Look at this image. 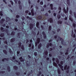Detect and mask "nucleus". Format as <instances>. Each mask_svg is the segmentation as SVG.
Masks as SVG:
<instances>
[{
    "label": "nucleus",
    "instance_id": "nucleus-1",
    "mask_svg": "<svg viewBox=\"0 0 76 76\" xmlns=\"http://www.w3.org/2000/svg\"><path fill=\"white\" fill-rule=\"evenodd\" d=\"M51 39L49 41V42H51L53 39H56L57 40V42H58V41H61V43L62 45H66V43H64V40H63L61 38H59V36H57V35H55L54 37L52 36Z\"/></svg>",
    "mask_w": 76,
    "mask_h": 76
},
{
    "label": "nucleus",
    "instance_id": "nucleus-2",
    "mask_svg": "<svg viewBox=\"0 0 76 76\" xmlns=\"http://www.w3.org/2000/svg\"><path fill=\"white\" fill-rule=\"evenodd\" d=\"M26 44H28V46L29 47H31V46H32V50H33L32 51H33L34 48V45H33V44L29 42V41L28 39H26Z\"/></svg>",
    "mask_w": 76,
    "mask_h": 76
},
{
    "label": "nucleus",
    "instance_id": "nucleus-3",
    "mask_svg": "<svg viewBox=\"0 0 76 76\" xmlns=\"http://www.w3.org/2000/svg\"><path fill=\"white\" fill-rule=\"evenodd\" d=\"M15 59L16 58L15 56H13L12 58H10V60H11L12 61H13L14 62H16L17 64H20V62L16 60Z\"/></svg>",
    "mask_w": 76,
    "mask_h": 76
},
{
    "label": "nucleus",
    "instance_id": "nucleus-4",
    "mask_svg": "<svg viewBox=\"0 0 76 76\" xmlns=\"http://www.w3.org/2000/svg\"><path fill=\"white\" fill-rule=\"evenodd\" d=\"M1 30L2 32H6L7 33V35H10V33H9V30L8 29H5L4 30L3 27H1Z\"/></svg>",
    "mask_w": 76,
    "mask_h": 76
},
{
    "label": "nucleus",
    "instance_id": "nucleus-5",
    "mask_svg": "<svg viewBox=\"0 0 76 76\" xmlns=\"http://www.w3.org/2000/svg\"><path fill=\"white\" fill-rule=\"evenodd\" d=\"M18 45L19 48H21L22 50H25V48L24 47V46L22 45L21 46V45H22V43L21 42H19L18 43Z\"/></svg>",
    "mask_w": 76,
    "mask_h": 76
},
{
    "label": "nucleus",
    "instance_id": "nucleus-6",
    "mask_svg": "<svg viewBox=\"0 0 76 76\" xmlns=\"http://www.w3.org/2000/svg\"><path fill=\"white\" fill-rule=\"evenodd\" d=\"M67 66L66 65L65 66H64V70H66V73H68L69 72V69L70 68V66H68L67 68Z\"/></svg>",
    "mask_w": 76,
    "mask_h": 76
},
{
    "label": "nucleus",
    "instance_id": "nucleus-7",
    "mask_svg": "<svg viewBox=\"0 0 76 76\" xmlns=\"http://www.w3.org/2000/svg\"><path fill=\"white\" fill-rule=\"evenodd\" d=\"M43 56L45 58H46L48 56V51L47 50H45L43 53Z\"/></svg>",
    "mask_w": 76,
    "mask_h": 76
},
{
    "label": "nucleus",
    "instance_id": "nucleus-8",
    "mask_svg": "<svg viewBox=\"0 0 76 76\" xmlns=\"http://www.w3.org/2000/svg\"><path fill=\"white\" fill-rule=\"evenodd\" d=\"M39 42H40V38H38L37 39L36 42L35 43L36 46H37V45H38V44H39Z\"/></svg>",
    "mask_w": 76,
    "mask_h": 76
},
{
    "label": "nucleus",
    "instance_id": "nucleus-9",
    "mask_svg": "<svg viewBox=\"0 0 76 76\" xmlns=\"http://www.w3.org/2000/svg\"><path fill=\"white\" fill-rule=\"evenodd\" d=\"M68 9H69V8H68V7H67L66 11V10L65 9V8H64V9H63L64 12V13H65V14H66V13H67L68 12Z\"/></svg>",
    "mask_w": 76,
    "mask_h": 76
},
{
    "label": "nucleus",
    "instance_id": "nucleus-10",
    "mask_svg": "<svg viewBox=\"0 0 76 76\" xmlns=\"http://www.w3.org/2000/svg\"><path fill=\"white\" fill-rule=\"evenodd\" d=\"M60 53L61 56L59 57V58H59V59H61V58H64V53L62 52H61Z\"/></svg>",
    "mask_w": 76,
    "mask_h": 76
},
{
    "label": "nucleus",
    "instance_id": "nucleus-11",
    "mask_svg": "<svg viewBox=\"0 0 76 76\" xmlns=\"http://www.w3.org/2000/svg\"><path fill=\"white\" fill-rule=\"evenodd\" d=\"M34 24H33L30 23V24L29 26V29L30 30H32V29H33V28H34Z\"/></svg>",
    "mask_w": 76,
    "mask_h": 76
},
{
    "label": "nucleus",
    "instance_id": "nucleus-12",
    "mask_svg": "<svg viewBox=\"0 0 76 76\" xmlns=\"http://www.w3.org/2000/svg\"><path fill=\"white\" fill-rule=\"evenodd\" d=\"M71 49H70L69 48H68L66 50V53H65V55H68L69 54V51H70Z\"/></svg>",
    "mask_w": 76,
    "mask_h": 76
},
{
    "label": "nucleus",
    "instance_id": "nucleus-13",
    "mask_svg": "<svg viewBox=\"0 0 76 76\" xmlns=\"http://www.w3.org/2000/svg\"><path fill=\"white\" fill-rule=\"evenodd\" d=\"M42 35H43L44 37L45 38V39H46L47 38V36L46 34H45V32H42Z\"/></svg>",
    "mask_w": 76,
    "mask_h": 76
},
{
    "label": "nucleus",
    "instance_id": "nucleus-14",
    "mask_svg": "<svg viewBox=\"0 0 76 76\" xmlns=\"http://www.w3.org/2000/svg\"><path fill=\"white\" fill-rule=\"evenodd\" d=\"M48 22H50V23H53V20L52 18H50L48 19Z\"/></svg>",
    "mask_w": 76,
    "mask_h": 76
},
{
    "label": "nucleus",
    "instance_id": "nucleus-15",
    "mask_svg": "<svg viewBox=\"0 0 76 76\" xmlns=\"http://www.w3.org/2000/svg\"><path fill=\"white\" fill-rule=\"evenodd\" d=\"M50 46H52V44H51V43H48L47 44L46 47L48 48Z\"/></svg>",
    "mask_w": 76,
    "mask_h": 76
},
{
    "label": "nucleus",
    "instance_id": "nucleus-16",
    "mask_svg": "<svg viewBox=\"0 0 76 76\" xmlns=\"http://www.w3.org/2000/svg\"><path fill=\"white\" fill-rule=\"evenodd\" d=\"M9 60V58H4L2 60V61H7Z\"/></svg>",
    "mask_w": 76,
    "mask_h": 76
},
{
    "label": "nucleus",
    "instance_id": "nucleus-17",
    "mask_svg": "<svg viewBox=\"0 0 76 76\" xmlns=\"http://www.w3.org/2000/svg\"><path fill=\"white\" fill-rule=\"evenodd\" d=\"M58 65L60 67V68L62 69V71H64V69H63V66L60 64H58Z\"/></svg>",
    "mask_w": 76,
    "mask_h": 76
},
{
    "label": "nucleus",
    "instance_id": "nucleus-18",
    "mask_svg": "<svg viewBox=\"0 0 76 76\" xmlns=\"http://www.w3.org/2000/svg\"><path fill=\"white\" fill-rule=\"evenodd\" d=\"M73 47L74 48L72 50V51L74 52V51H75V49L76 48V44H75L74 45H73Z\"/></svg>",
    "mask_w": 76,
    "mask_h": 76
},
{
    "label": "nucleus",
    "instance_id": "nucleus-19",
    "mask_svg": "<svg viewBox=\"0 0 76 76\" xmlns=\"http://www.w3.org/2000/svg\"><path fill=\"white\" fill-rule=\"evenodd\" d=\"M15 40H16V39L15 38H12L10 40L11 42H14L15 41Z\"/></svg>",
    "mask_w": 76,
    "mask_h": 76
},
{
    "label": "nucleus",
    "instance_id": "nucleus-20",
    "mask_svg": "<svg viewBox=\"0 0 76 76\" xmlns=\"http://www.w3.org/2000/svg\"><path fill=\"white\" fill-rule=\"evenodd\" d=\"M19 60H20V61L22 62L23 61H25V60L22 58V57H21L19 58Z\"/></svg>",
    "mask_w": 76,
    "mask_h": 76
},
{
    "label": "nucleus",
    "instance_id": "nucleus-21",
    "mask_svg": "<svg viewBox=\"0 0 76 76\" xmlns=\"http://www.w3.org/2000/svg\"><path fill=\"white\" fill-rule=\"evenodd\" d=\"M31 15L32 16H34V8H32L31 10Z\"/></svg>",
    "mask_w": 76,
    "mask_h": 76
},
{
    "label": "nucleus",
    "instance_id": "nucleus-22",
    "mask_svg": "<svg viewBox=\"0 0 76 76\" xmlns=\"http://www.w3.org/2000/svg\"><path fill=\"white\" fill-rule=\"evenodd\" d=\"M69 19L72 22H73V19L72 18V17L71 16L69 15Z\"/></svg>",
    "mask_w": 76,
    "mask_h": 76
},
{
    "label": "nucleus",
    "instance_id": "nucleus-23",
    "mask_svg": "<svg viewBox=\"0 0 76 76\" xmlns=\"http://www.w3.org/2000/svg\"><path fill=\"white\" fill-rule=\"evenodd\" d=\"M39 22H37L36 23V26L37 28H39Z\"/></svg>",
    "mask_w": 76,
    "mask_h": 76
},
{
    "label": "nucleus",
    "instance_id": "nucleus-24",
    "mask_svg": "<svg viewBox=\"0 0 76 76\" xmlns=\"http://www.w3.org/2000/svg\"><path fill=\"white\" fill-rule=\"evenodd\" d=\"M42 17L41 15H39L37 17V19H39V20H41L42 19Z\"/></svg>",
    "mask_w": 76,
    "mask_h": 76
},
{
    "label": "nucleus",
    "instance_id": "nucleus-25",
    "mask_svg": "<svg viewBox=\"0 0 76 76\" xmlns=\"http://www.w3.org/2000/svg\"><path fill=\"white\" fill-rule=\"evenodd\" d=\"M4 20H5V19L3 18L1 19V20L0 21V23H1V24H2V23H3V22H4Z\"/></svg>",
    "mask_w": 76,
    "mask_h": 76
},
{
    "label": "nucleus",
    "instance_id": "nucleus-26",
    "mask_svg": "<svg viewBox=\"0 0 76 76\" xmlns=\"http://www.w3.org/2000/svg\"><path fill=\"white\" fill-rule=\"evenodd\" d=\"M41 47H42V44H41V43H40L38 46V48L39 49H40Z\"/></svg>",
    "mask_w": 76,
    "mask_h": 76
},
{
    "label": "nucleus",
    "instance_id": "nucleus-27",
    "mask_svg": "<svg viewBox=\"0 0 76 76\" xmlns=\"http://www.w3.org/2000/svg\"><path fill=\"white\" fill-rule=\"evenodd\" d=\"M7 70L9 72H10V67L9 66H8L7 67Z\"/></svg>",
    "mask_w": 76,
    "mask_h": 76
},
{
    "label": "nucleus",
    "instance_id": "nucleus-28",
    "mask_svg": "<svg viewBox=\"0 0 76 76\" xmlns=\"http://www.w3.org/2000/svg\"><path fill=\"white\" fill-rule=\"evenodd\" d=\"M3 52L6 55H7V51H6V50H3Z\"/></svg>",
    "mask_w": 76,
    "mask_h": 76
},
{
    "label": "nucleus",
    "instance_id": "nucleus-29",
    "mask_svg": "<svg viewBox=\"0 0 76 76\" xmlns=\"http://www.w3.org/2000/svg\"><path fill=\"white\" fill-rule=\"evenodd\" d=\"M20 32H19L18 33V36H17V37L18 38H20Z\"/></svg>",
    "mask_w": 76,
    "mask_h": 76
},
{
    "label": "nucleus",
    "instance_id": "nucleus-30",
    "mask_svg": "<svg viewBox=\"0 0 76 76\" xmlns=\"http://www.w3.org/2000/svg\"><path fill=\"white\" fill-rule=\"evenodd\" d=\"M58 68V74H59V75H60L61 74V72H60V70L59 69H58V67H57Z\"/></svg>",
    "mask_w": 76,
    "mask_h": 76
},
{
    "label": "nucleus",
    "instance_id": "nucleus-31",
    "mask_svg": "<svg viewBox=\"0 0 76 76\" xmlns=\"http://www.w3.org/2000/svg\"><path fill=\"white\" fill-rule=\"evenodd\" d=\"M15 32L14 31H12V33L11 34V36H14L15 35Z\"/></svg>",
    "mask_w": 76,
    "mask_h": 76
},
{
    "label": "nucleus",
    "instance_id": "nucleus-32",
    "mask_svg": "<svg viewBox=\"0 0 76 76\" xmlns=\"http://www.w3.org/2000/svg\"><path fill=\"white\" fill-rule=\"evenodd\" d=\"M9 52L10 53V54H13V52L10 49H9Z\"/></svg>",
    "mask_w": 76,
    "mask_h": 76
},
{
    "label": "nucleus",
    "instance_id": "nucleus-33",
    "mask_svg": "<svg viewBox=\"0 0 76 76\" xmlns=\"http://www.w3.org/2000/svg\"><path fill=\"white\" fill-rule=\"evenodd\" d=\"M14 69L15 70H17L18 69V67L16 66H14Z\"/></svg>",
    "mask_w": 76,
    "mask_h": 76
},
{
    "label": "nucleus",
    "instance_id": "nucleus-34",
    "mask_svg": "<svg viewBox=\"0 0 76 76\" xmlns=\"http://www.w3.org/2000/svg\"><path fill=\"white\" fill-rule=\"evenodd\" d=\"M32 70H31V72H29L28 73V76H29V75H31V74H32Z\"/></svg>",
    "mask_w": 76,
    "mask_h": 76
},
{
    "label": "nucleus",
    "instance_id": "nucleus-35",
    "mask_svg": "<svg viewBox=\"0 0 76 76\" xmlns=\"http://www.w3.org/2000/svg\"><path fill=\"white\" fill-rule=\"evenodd\" d=\"M26 66H29V62L27 61V62H26Z\"/></svg>",
    "mask_w": 76,
    "mask_h": 76
},
{
    "label": "nucleus",
    "instance_id": "nucleus-36",
    "mask_svg": "<svg viewBox=\"0 0 76 76\" xmlns=\"http://www.w3.org/2000/svg\"><path fill=\"white\" fill-rule=\"evenodd\" d=\"M53 4H50V7L51 10H53Z\"/></svg>",
    "mask_w": 76,
    "mask_h": 76
},
{
    "label": "nucleus",
    "instance_id": "nucleus-37",
    "mask_svg": "<svg viewBox=\"0 0 76 76\" xmlns=\"http://www.w3.org/2000/svg\"><path fill=\"white\" fill-rule=\"evenodd\" d=\"M4 35V34L3 33H1L0 35V36L1 37H3Z\"/></svg>",
    "mask_w": 76,
    "mask_h": 76
},
{
    "label": "nucleus",
    "instance_id": "nucleus-38",
    "mask_svg": "<svg viewBox=\"0 0 76 76\" xmlns=\"http://www.w3.org/2000/svg\"><path fill=\"white\" fill-rule=\"evenodd\" d=\"M65 60H64L63 61H61V65H63V63H65Z\"/></svg>",
    "mask_w": 76,
    "mask_h": 76
},
{
    "label": "nucleus",
    "instance_id": "nucleus-39",
    "mask_svg": "<svg viewBox=\"0 0 76 76\" xmlns=\"http://www.w3.org/2000/svg\"><path fill=\"white\" fill-rule=\"evenodd\" d=\"M56 61L57 63H59V61H58V58H56Z\"/></svg>",
    "mask_w": 76,
    "mask_h": 76
},
{
    "label": "nucleus",
    "instance_id": "nucleus-40",
    "mask_svg": "<svg viewBox=\"0 0 76 76\" xmlns=\"http://www.w3.org/2000/svg\"><path fill=\"white\" fill-rule=\"evenodd\" d=\"M29 50V51L30 52H29V53H32V49H31V48H30L28 49Z\"/></svg>",
    "mask_w": 76,
    "mask_h": 76
},
{
    "label": "nucleus",
    "instance_id": "nucleus-41",
    "mask_svg": "<svg viewBox=\"0 0 76 76\" xmlns=\"http://www.w3.org/2000/svg\"><path fill=\"white\" fill-rule=\"evenodd\" d=\"M19 53H20V51L19 50H18V51L17 52V56H19Z\"/></svg>",
    "mask_w": 76,
    "mask_h": 76
},
{
    "label": "nucleus",
    "instance_id": "nucleus-42",
    "mask_svg": "<svg viewBox=\"0 0 76 76\" xmlns=\"http://www.w3.org/2000/svg\"><path fill=\"white\" fill-rule=\"evenodd\" d=\"M76 23H73V26L74 28H75L76 26Z\"/></svg>",
    "mask_w": 76,
    "mask_h": 76
},
{
    "label": "nucleus",
    "instance_id": "nucleus-43",
    "mask_svg": "<svg viewBox=\"0 0 76 76\" xmlns=\"http://www.w3.org/2000/svg\"><path fill=\"white\" fill-rule=\"evenodd\" d=\"M6 19L7 20H8V21H10V18H9V17L6 18Z\"/></svg>",
    "mask_w": 76,
    "mask_h": 76
},
{
    "label": "nucleus",
    "instance_id": "nucleus-44",
    "mask_svg": "<svg viewBox=\"0 0 76 76\" xmlns=\"http://www.w3.org/2000/svg\"><path fill=\"white\" fill-rule=\"evenodd\" d=\"M40 75H41V72L39 71V74H37V76H40Z\"/></svg>",
    "mask_w": 76,
    "mask_h": 76
},
{
    "label": "nucleus",
    "instance_id": "nucleus-45",
    "mask_svg": "<svg viewBox=\"0 0 76 76\" xmlns=\"http://www.w3.org/2000/svg\"><path fill=\"white\" fill-rule=\"evenodd\" d=\"M62 21H59L58 22V24H61Z\"/></svg>",
    "mask_w": 76,
    "mask_h": 76
},
{
    "label": "nucleus",
    "instance_id": "nucleus-46",
    "mask_svg": "<svg viewBox=\"0 0 76 76\" xmlns=\"http://www.w3.org/2000/svg\"><path fill=\"white\" fill-rule=\"evenodd\" d=\"M15 74L17 75V76H19V75H20V72H16L15 73Z\"/></svg>",
    "mask_w": 76,
    "mask_h": 76
},
{
    "label": "nucleus",
    "instance_id": "nucleus-47",
    "mask_svg": "<svg viewBox=\"0 0 76 76\" xmlns=\"http://www.w3.org/2000/svg\"><path fill=\"white\" fill-rule=\"evenodd\" d=\"M57 17L58 19H60V18L61 17V15L59 14L57 15Z\"/></svg>",
    "mask_w": 76,
    "mask_h": 76
},
{
    "label": "nucleus",
    "instance_id": "nucleus-48",
    "mask_svg": "<svg viewBox=\"0 0 76 76\" xmlns=\"http://www.w3.org/2000/svg\"><path fill=\"white\" fill-rule=\"evenodd\" d=\"M5 72V71H0V74H3V73H4Z\"/></svg>",
    "mask_w": 76,
    "mask_h": 76
},
{
    "label": "nucleus",
    "instance_id": "nucleus-49",
    "mask_svg": "<svg viewBox=\"0 0 76 76\" xmlns=\"http://www.w3.org/2000/svg\"><path fill=\"white\" fill-rule=\"evenodd\" d=\"M75 64H76V61H74L72 64L73 66H75Z\"/></svg>",
    "mask_w": 76,
    "mask_h": 76
},
{
    "label": "nucleus",
    "instance_id": "nucleus-50",
    "mask_svg": "<svg viewBox=\"0 0 76 76\" xmlns=\"http://www.w3.org/2000/svg\"><path fill=\"white\" fill-rule=\"evenodd\" d=\"M41 27L42 29V30H44V29H45V28H44V26H42V25H41Z\"/></svg>",
    "mask_w": 76,
    "mask_h": 76
},
{
    "label": "nucleus",
    "instance_id": "nucleus-51",
    "mask_svg": "<svg viewBox=\"0 0 76 76\" xmlns=\"http://www.w3.org/2000/svg\"><path fill=\"white\" fill-rule=\"evenodd\" d=\"M51 26H49V28H48V30L49 31H51Z\"/></svg>",
    "mask_w": 76,
    "mask_h": 76
},
{
    "label": "nucleus",
    "instance_id": "nucleus-52",
    "mask_svg": "<svg viewBox=\"0 0 76 76\" xmlns=\"http://www.w3.org/2000/svg\"><path fill=\"white\" fill-rule=\"evenodd\" d=\"M74 15L75 18L76 19V13L75 12H74Z\"/></svg>",
    "mask_w": 76,
    "mask_h": 76
},
{
    "label": "nucleus",
    "instance_id": "nucleus-53",
    "mask_svg": "<svg viewBox=\"0 0 76 76\" xmlns=\"http://www.w3.org/2000/svg\"><path fill=\"white\" fill-rule=\"evenodd\" d=\"M21 19H22L23 20L25 19V18L23 16H22L21 18Z\"/></svg>",
    "mask_w": 76,
    "mask_h": 76
},
{
    "label": "nucleus",
    "instance_id": "nucleus-54",
    "mask_svg": "<svg viewBox=\"0 0 76 76\" xmlns=\"http://www.w3.org/2000/svg\"><path fill=\"white\" fill-rule=\"evenodd\" d=\"M34 55L35 56H37V53L34 52Z\"/></svg>",
    "mask_w": 76,
    "mask_h": 76
},
{
    "label": "nucleus",
    "instance_id": "nucleus-55",
    "mask_svg": "<svg viewBox=\"0 0 76 76\" xmlns=\"http://www.w3.org/2000/svg\"><path fill=\"white\" fill-rule=\"evenodd\" d=\"M0 15L1 16H3V12L2 11L0 12Z\"/></svg>",
    "mask_w": 76,
    "mask_h": 76
},
{
    "label": "nucleus",
    "instance_id": "nucleus-56",
    "mask_svg": "<svg viewBox=\"0 0 76 76\" xmlns=\"http://www.w3.org/2000/svg\"><path fill=\"white\" fill-rule=\"evenodd\" d=\"M19 6L20 9V10H21L22 9V5H19Z\"/></svg>",
    "mask_w": 76,
    "mask_h": 76
},
{
    "label": "nucleus",
    "instance_id": "nucleus-57",
    "mask_svg": "<svg viewBox=\"0 0 76 76\" xmlns=\"http://www.w3.org/2000/svg\"><path fill=\"white\" fill-rule=\"evenodd\" d=\"M43 3H43V2H42V1H41L40 3V4L41 5H42V4H43Z\"/></svg>",
    "mask_w": 76,
    "mask_h": 76
},
{
    "label": "nucleus",
    "instance_id": "nucleus-58",
    "mask_svg": "<svg viewBox=\"0 0 76 76\" xmlns=\"http://www.w3.org/2000/svg\"><path fill=\"white\" fill-rule=\"evenodd\" d=\"M67 3L68 4H69V3L70 2V0H67Z\"/></svg>",
    "mask_w": 76,
    "mask_h": 76
},
{
    "label": "nucleus",
    "instance_id": "nucleus-59",
    "mask_svg": "<svg viewBox=\"0 0 76 76\" xmlns=\"http://www.w3.org/2000/svg\"><path fill=\"white\" fill-rule=\"evenodd\" d=\"M61 15L62 16H63V17H64V14L63 13H62Z\"/></svg>",
    "mask_w": 76,
    "mask_h": 76
},
{
    "label": "nucleus",
    "instance_id": "nucleus-60",
    "mask_svg": "<svg viewBox=\"0 0 76 76\" xmlns=\"http://www.w3.org/2000/svg\"><path fill=\"white\" fill-rule=\"evenodd\" d=\"M75 57V56H72L71 58V59H74V57Z\"/></svg>",
    "mask_w": 76,
    "mask_h": 76
},
{
    "label": "nucleus",
    "instance_id": "nucleus-61",
    "mask_svg": "<svg viewBox=\"0 0 76 76\" xmlns=\"http://www.w3.org/2000/svg\"><path fill=\"white\" fill-rule=\"evenodd\" d=\"M57 32H60V28H58L57 30Z\"/></svg>",
    "mask_w": 76,
    "mask_h": 76
},
{
    "label": "nucleus",
    "instance_id": "nucleus-62",
    "mask_svg": "<svg viewBox=\"0 0 76 76\" xmlns=\"http://www.w3.org/2000/svg\"><path fill=\"white\" fill-rule=\"evenodd\" d=\"M70 14L71 15H72V11L71 10H70Z\"/></svg>",
    "mask_w": 76,
    "mask_h": 76
},
{
    "label": "nucleus",
    "instance_id": "nucleus-63",
    "mask_svg": "<svg viewBox=\"0 0 76 76\" xmlns=\"http://www.w3.org/2000/svg\"><path fill=\"white\" fill-rule=\"evenodd\" d=\"M7 47H8V46L7 45L5 46V49H6V50H7Z\"/></svg>",
    "mask_w": 76,
    "mask_h": 76
},
{
    "label": "nucleus",
    "instance_id": "nucleus-64",
    "mask_svg": "<svg viewBox=\"0 0 76 76\" xmlns=\"http://www.w3.org/2000/svg\"><path fill=\"white\" fill-rule=\"evenodd\" d=\"M10 3H11L12 5H13V2L12 1H10Z\"/></svg>",
    "mask_w": 76,
    "mask_h": 76
}]
</instances>
